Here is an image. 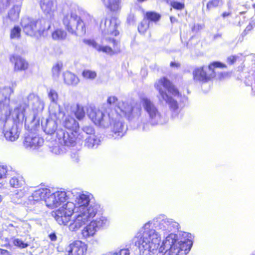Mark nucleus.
<instances>
[{
	"mask_svg": "<svg viewBox=\"0 0 255 255\" xmlns=\"http://www.w3.org/2000/svg\"><path fill=\"white\" fill-rule=\"evenodd\" d=\"M0 255H10L9 252L2 249L0 248Z\"/></svg>",
	"mask_w": 255,
	"mask_h": 255,
	"instance_id": "nucleus-50",
	"label": "nucleus"
},
{
	"mask_svg": "<svg viewBox=\"0 0 255 255\" xmlns=\"http://www.w3.org/2000/svg\"><path fill=\"white\" fill-rule=\"evenodd\" d=\"M75 115L78 120H82L85 116V112L83 106L77 105Z\"/></svg>",
	"mask_w": 255,
	"mask_h": 255,
	"instance_id": "nucleus-38",
	"label": "nucleus"
},
{
	"mask_svg": "<svg viewBox=\"0 0 255 255\" xmlns=\"http://www.w3.org/2000/svg\"><path fill=\"white\" fill-rule=\"evenodd\" d=\"M50 150L53 153L59 155L65 153L67 148L64 145L60 144L58 141H56L52 145H50Z\"/></svg>",
	"mask_w": 255,
	"mask_h": 255,
	"instance_id": "nucleus-31",
	"label": "nucleus"
},
{
	"mask_svg": "<svg viewBox=\"0 0 255 255\" xmlns=\"http://www.w3.org/2000/svg\"><path fill=\"white\" fill-rule=\"evenodd\" d=\"M54 19H51L49 17H43L36 20L37 35L45 36L51 27V24Z\"/></svg>",
	"mask_w": 255,
	"mask_h": 255,
	"instance_id": "nucleus-21",
	"label": "nucleus"
},
{
	"mask_svg": "<svg viewBox=\"0 0 255 255\" xmlns=\"http://www.w3.org/2000/svg\"><path fill=\"white\" fill-rule=\"evenodd\" d=\"M9 183L12 188H19L24 184V181L22 176H16L11 178Z\"/></svg>",
	"mask_w": 255,
	"mask_h": 255,
	"instance_id": "nucleus-32",
	"label": "nucleus"
},
{
	"mask_svg": "<svg viewBox=\"0 0 255 255\" xmlns=\"http://www.w3.org/2000/svg\"><path fill=\"white\" fill-rule=\"evenodd\" d=\"M223 3V0H210L207 3V9L210 10L213 8L221 6Z\"/></svg>",
	"mask_w": 255,
	"mask_h": 255,
	"instance_id": "nucleus-35",
	"label": "nucleus"
},
{
	"mask_svg": "<svg viewBox=\"0 0 255 255\" xmlns=\"http://www.w3.org/2000/svg\"><path fill=\"white\" fill-rule=\"evenodd\" d=\"M107 102L109 104L114 105L117 108L115 110H111L110 112L118 111L129 121L134 120L140 115L141 105L148 117V120L145 119H141L140 123L137 125L136 128L142 131L149 130L151 125H163L167 123L168 121L166 114L159 111L154 102L146 97L140 98V104L137 103L129 104L127 102L119 101L116 96L109 97Z\"/></svg>",
	"mask_w": 255,
	"mask_h": 255,
	"instance_id": "nucleus-2",
	"label": "nucleus"
},
{
	"mask_svg": "<svg viewBox=\"0 0 255 255\" xmlns=\"http://www.w3.org/2000/svg\"><path fill=\"white\" fill-rule=\"evenodd\" d=\"M27 202V201L25 203V205L27 207H28L29 208H30V206H29L30 205H27V204H26Z\"/></svg>",
	"mask_w": 255,
	"mask_h": 255,
	"instance_id": "nucleus-59",
	"label": "nucleus"
},
{
	"mask_svg": "<svg viewBox=\"0 0 255 255\" xmlns=\"http://www.w3.org/2000/svg\"><path fill=\"white\" fill-rule=\"evenodd\" d=\"M93 195L89 192L76 190L66 192L61 189L53 193L50 191L45 203L51 209L63 205L52 215L59 225L69 223V230L76 232L98 213L100 206L93 203Z\"/></svg>",
	"mask_w": 255,
	"mask_h": 255,
	"instance_id": "nucleus-1",
	"label": "nucleus"
},
{
	"mask_svg": "<svg viewBox=\"0 0 255 255\" xmlns=\"http://www.w3.org/2000/svg\"><path fill=\"white\" fill-rule=\"evenodd\" d=\"M171 6L175 9L181 10L184 8V4L181 2L173 1L171 3Z\"/></svg>",
	"mask_w": 255,
	"mask_h": 255,
	"instance_id": "nucleus-45",
	"label": "nucleus"
},
{
	"mask_svg": "<svg viewBox=\"0 0 255 255\" xmlns=\"http://www.w3.org/2000/svg\"><path fill=\"white\" fill-rule=\"evenodd\" d=\"M22 104L14 107L12 112L5 122L3 133L6 139L11 141L16 140L19 137L23 123H32L36 116L44 108V102L33 93H30L25 99H22Z\"/></svg>",
	"mask_w": 255,
	"mask_h": 255,
	"instance_id": "nucleus-3",
	"label": "nucleus"
},
{
	"mask_svg": "<svg viewBox=\"0 0 255 255\" xmlns=\"http://www.w3.org/2000/svg\"><path fill=\"white\" fill-rule=\"evenodd\" d=\"M50 193V189L48 188H40L34 191L30 196L26 203L27 205H34L41 201H45V198Z\"/></svg>",
	"mask_w": 255,
	"mask_h": 255,
	"instance_id": "nucleus-19",
	"label": "nucleus"
},
{
	"mask_svg": "<svg viewBox=\"0 0 255 255\" xmlns=\"http://www.w3.org/2000/svg\"><path fill=\"white\" fill-rule=\"evenodd\" d=\"M110 112H103L94 107L87 109V115L89 118L97 126L103 128H107L110 125Z\"/></svg>",
	"mask_w": 255,
	"mask_h": 255,
	"instance_id": "nucleus-12",
	"label": "nucleus"
},
{
	"mask_svg": "<svg viewBox=\"0 0 255 255\" xmlns=\"http://www.w3.org/2000/svg\"><path fill=\"white\" fill-rule=\"evenodd\" d=\"M50 117L45 121L42 122V127L43 131L47 134H54L57 130V122L56 120H60L61 118Z\"/></svg>",
	"mask_w": 255,
	"mask_h": 255,
	"instance_id": "nucleus-22",
	"label": "nucleus"
},
{
	"mask_svg": "<svg viewBox=\"0 0 255 255\" xmlns=\"http://www.w3.org/2000/svg\"><path fill=\"white\" fill-rule=\"evenodd\" d=\"M95 216L96 215L89 221H90V223L82 230L81 234L84 239H88L93 237L98 229L106 226L109 223L107 218L104 216H101L96 220H92Z\"/></svg>",
	"mask_w": 255,
	"mask_h": 255,
	"instance_id": "nucleus-15",
	"label": "nucleus"
},
{
	"mask_svg": "<svg viewBox=\"0 0 255 255\" xmlns=\"http://www.w3.org/2000/svg\"><path fill=\"white\" fill-rule=\"evenodd\" d=\"M221 74V77L224 78L228 75V73L224 72V73H222Z\"/></svg>",
	"mask_w": 255,
	"mask_h": 255,
	"instance_id": "nucleus-55",
	"label": "nucleus"
},
{
	"mask_svg": "<svg viewBox=\"0 0 255 255\" xmlns=\"http://www.w3.org/2000/svg\"><path fill=\"white\" fill-rule=\"evenodd\" d=\"M47 97L50 101L49 112L52 117L62 118L65 113L62 107L58 103L59 95L57 91L53 89L47 91Z\"/></svg>",
	"mask_w": 255,
	"mask_h": 255,
	"instance_id": "nucleus-14",
	"label": "nucleus"
},
{
	"mask_svg": "<svg viewBox=\"0 0 255 255\" xmlns=\"http://www.w3.org/2000/svg\"><path fill=\"white\" fill-rule=\"evenodd\" d=\"M106 8L112 11H116L121 8V0H102Z\"/></svg>",
	"mask_w": 255,
	"mask_h": 255,
	"instance_id": "nucleus-28",
	"label": "nucleus"
},
{
	"mask_svg": "<svg viewBox=\"0 0 255 255\" xmlns=\"http://www.w3.org/2000/svg\"><path fill=\"white\" fill-rule=\"evenodd\" d=\"M9 233L12 235L24 236L31 231V226L27 221L18 220L12 221L7 226Z\"/></svg>",
	"mask_w": 255,
	"mask_h": 255,
	"instance_id": "nucleus-16",
	"label": "nucleus"
},
{
	"mask_svg": "<svg viewBox=\"0 0 255 255\" xmlns=\"http://www.w3.org/2000/svg\"><path fill=\"white\" fill-rule=\"evenodd\" d=\"M128 20L129 21V22H134V16L132 15H129L128 18Z\"/></svg>",
	"mask_w": 255,
	"mask_h": 255,
	"instance_id": "nucleus-52",
	"label": "nucleus"
},
{
	"mask_svg": "<svg viewBox=\"0 0 255 255\" xmlns=\"http://www.w3.org/2000/svg\"><path fill=\"white\" fill-rule=\"evenodd\" d=\"M170 66H178V63H175V62H171L170 63Z\"/></svg>",
	"mask_w": 255,
	"mask_h": 255,
	"instance_id": "nucleus-53",
	"label": "nucleus"
},
{
	"mask_svg": "<svg viewBox=\"0 0 255 255\" xmlns=\"http://www.w3.org/2000/svg\"><path fill=\"white\" fill-rule=\"evenodd\" d=\"M12 0H0V9L2 11L6 9Z\"/></svg>",
	"mask_w": 255,
	"mask_h": 255,
	"instance_id": "nucleus-43",
	"label": "nucleus"
},
{
	"mask_svg": "<svg viewBox=\"0 0 255 255\" xmlns=\"http://www.w3.org/2000/svg\"><path fill=\"white\" fill-rule=\"evenodd\" d=\"M7 172V167L6 165L0 166V179H3L6 177Z\"/></svg>",
	"mask_w": 255,
	"mask_h": 255,
	"instance_id": "nucleus-44",
	"label": "nucleus"
},
{
	"mask_svg": "<svg viewBox=\"0 0 255 255\" xmlns=\"http://www.w3.org/2000/svg\"><path fill=\"white\" fill-rule=\"evenodd\" d=\"M66 36V32L62 28H56L52 33V37L54 40H63Z\"/></svg>",
	"mask_w": 255,
	"mask_h": 255,
	"instance_id": "nucleus-33",
	"label": "nucleus"
},
{
	"mask_svg": "<svg viewBox=\"0 0 255 255\" xmlns=\"http://www.w3.org/2000/svg\"><path fill=\"white\" fill-rule=\"evenodd\" d=\"M62 125L65 128L72 131L77 130L79 128L78 123L73 117L70 116H67L65 118L62 122Z\"/></svg>",
	"mask_w": 255,
	"mask_h": 255,
	"instance_id": "nucleus-25",
	"label": "nucleus"
},
{
	"mask_svg": "<svg viewBox=\"0 0 255 255\" xmlns=\"http://www.w3.org/2000/svg\"><path fill=\"white\" fill-rule=\"evenodd\" d=\"M21 26L23 31L31 36H37L36 20L28 17H23L21 20Z\"/></svg>",
	"mask_w": 255,
	"mask_h": 255,
	"instance_id": "nucleus-17",
	"label": "nucleus"
},
{
	"mask_svg": "<svg viewBox=\"0 0 255 255\" xmlns=\"http://www.w3.org/2000/svg\"><path fill=\"white\" fill-rule=\"evenodd\" d=\"M130 252L128 249H123L119 250L118 252L114 253L110 252L108 255H129Z\"/></svg>",
	"mask_w": 255,
	"mask_h": 255,
	"instance_id": "nucleus-42",
	"label": "nucleus"
},
{
	"mask_svg": "<svg viewBox=\"0 0 255 255\" xmlns=\"http://www.w3.org/2000/svg\"><path fill=\"white\" fill-rule=\"evenodd\" d=\"M175 20H176V19H175V17H172V16L170 17V20H171V22L172 23V22H174V21H175Z\"/></svg>",
	"mask_w": 255,
	"mask_h": 255,
	"instance_id": "nucleus-56",
	"label": "nucleus"
},
{
	"mask_svg": "<svg viewBox=\"0 0 255 255\" xmlns=\"http://www.w3.org/2000/svg\"><path fill=\"white\" fill-rule=\"evenodd\" d=\"M155 87L159 92V100L164 101L173 112V116H176L179 112V103L183 98L177 89L165 77L159 79L155 84Z\"/></svg>",
	"mask_w": 255,
	"mask_h": 255,
	"instance_id": "nucleus-6",
	"label": "nucleus"
},
{
	"mask_svg": "<svg viewBox=\"0 0 255 255\" xmlns=\"http://www.w3.org/2000/svg\"><path fill=\"white\" fill-rule=\"evenodd\" d=\"M29 189L30 188L28 187H24L22 189L17 190L12 196V201L16 204L21 203V199L27 193Z\"/></svg>",
	"mask_w": 255,
	"mask_h": 255,
	"instance_id": "nucleus-30",
	"label": "nucleus"
},
{
	"mask_svg": "<svg viewBox=\"0 0 255 255\" xmlns=\"http://www.w3.org/2000/svg\"><path fill=\"white\" fill-rule=\"evenodd\" d=\"M83 131L87 134H94V129L91 126H85L83 128Z\"/></svg>",
	"mask_w": 255,
	"mask_h": 255,
	"instance_id": "nucleus-46",
	"label": "nucleus"
},
{
	"mask_svg": "<svg viewBox=\"0 0 255 255\" xmlns=\"http://www.w3.org/2000/svg\"><path fill=\"white\" fill-rule=\"evenodd\" d=\"M226 68L225 64L220 62H214L208 66L196 68L193 71V79L196 83H206L215 76V68Z\"/></svg>",
	"mask_w": 255,
	"mask_h": 255,
	"instance_id": "nucleus-9",
	"label": "nucleus"
},
{
	"mask_svg": "<svg viewBox=\"0 0 255 255\" xmlns=\"http://www.w3.org/2000/svg\"><path fill=\"white\" fill-rule=\"evenodd\" d=\"M71 6H73V7H74L75 5H71Z\"/></svg>",
	"mask_w": 255,
	"mask_h": 255,
	"instance_id": "nucleus-61",
	"label": "nucleus"
},
{
	"mask_svg": "<svg viewBox=\"0 0 255 255\" xmlns=\"http://www.w3.org/2000/svg\"><path fill=\"white\" fill-rule=\"evenodd\" d=\"M40 6L46 16L54 19L56 5L54 0H41Z\"/></svg>",
	"mask_w": 255,
	"mask_h": 255,
	"instance_id": "nucleus-23",
	"label": "nucleus"
},
{
	"mask_svg": "<svg viewBox=\"0 0 255 255\" xmlns=\"http://www.w3.org/2000/svg\"><path fill=\"white\" fill-rule=\"evenodd\" d=\"M149 22L148 19L144 18L138 26V31L140 33H144L149 28Z\"/></svg>",
	"mask_w": 255,
	"mask_h": 255,
	"instance_id": "nucleus-36",
	"label": "nucleus"
},
{
	"mask_svg": "<svg viewBox=\"0 0 255 255\" xmlns=\"http://www.w3.org/2000/svg\"><path fill=\"white\" fill-rule=\"evenodd\" d=\"M56 136L59 143L66 148L74 146L84 138V135L79 133L77 130L66 132L62 128L57 130Z\"/></svg>",
	"mask_w": 255,
	"mask_h": 255,
	"instance_id": "nucleus-10",
	"label": "nucleus"
},
{
	"mask_svg": "<svg viewBox=\"0 0 255 255\" xmlns=\"http://www.w3.org/2000/svg\"><path fill=\"white\" fill-rule=\"evenodd\" d=\"M179 224L164 215L155 217L145 223L135 238V244L138 248L140 255H154L158 250L161 237L157 231L166 235L178 230Z\"/></svg>",
	"mask_w": 255,
	"mask_h": 255,
	"instance_id": "nucleus-4",
	"label": "nucleus"
},
{
	"mask_svg": "<svg viewBox=\"0 0 255 255\" xmlns=\"http://www.w3.org/2000/svg\"><path fill=\"white\" fill-rule=\"evenodd\" d=\"M13 244L21 249H24L28 247V244L27 243H24L22 240L19 239L14 238L13 239L12 241Z\"/></svg>",
	"mask_w": 255,
	"mask_h": 255,
	"instance_id": "nucleus-41",
	"label": "nucleus"
},
{
	"mask_svg": "<svg viewBox=\"0 0 255 255\" xmlns=\"http://www.w3.org/2000/svg\"><path fill=\"white\" fill-rule=\"evenodd\" d=\"M89 18H90V19L91 21H92V20H93L94 21V19H93V18L92 16H91L90 15H89Z\"/></svg>",
	"mask_w": 255,
	"mask_h": 255,
	"instance_id": "nucleus-57",
	"label": "nucleus"
},
{
	"mask_svg": "<svg viewBox=\"0 0 255 255\" xmlns=\"http://www.w3.org/2000/svg\"><path fill=\"white\" fill-rule=\"evenodd\" d=\"M88 245L84 242L77 240L71 243L67 248V255H86Z\"/></svg>",
	"mask_w": 255,
	"mask_h": 255,
	"instance_id": "nucleus-18",
	"label": "nucleus"
},
{
	"mask_svg": "<svg viewBox=\"0 0 255 255\" xmlns=\"http://www.w3.org/2000/svg\"><path fill=\"white\" fill-rule=\"evenodd\" d=\"M44 143V140L39 136H27L25 137L23 144L25 148L31 149H36L41 146Z\"/></svg>",
	"mask_w": 255,
	"mask_h": 255,
	"instance_id": "nucleus-24",
	"label": "nucleus"
},
{
	"mask_svg": "<svg viewBox=\"0 0 255 255\" xmlns=\"http://www.w3.org/2000/svg\"><path fill=\"white\" fill-rule=\"evenodd\" d=\"M2 200V198H1V196L0 195V202H1Z\"/></svg>",
	"mask_w": 255,
	"mask_h": 255,
	"instance_id": "nucleus-60",
	"label": "nucleus"
},
{
	"mask_svg": "<svg viewBox=\"0 0 255 255\" xmlns=\"http://www.w3.org/2000/svg\"><path fill=\"white\" fill-rule=\"evenodd\" d=\"M71 156L74 161L77 162L79 160V155L77 152L72 154Z\"/></svg>",
	"mask_w": 255,
	"mask_h": 255,
	"instance_id": "nucleus-49",
	"label": "nucleus"
},
{
	"mask_svg": "<svg viewBox=\"0 0 255 255\" xmlns=\"http://www.w3.org/2000/svg\"><path fill=\"white\" fill-rule=\"evenodd\" d=\"M238 57L235 55H231L228 57L227 62L230 64H233L236 61Z\"/></svg>",
	"mask_w": 255,
	"mask_h": 255,
	"instance_id": "nucleus-47",
	"label": "nucleus"
},
{
	"mask_svg": "<svg viewBox=\"0 0 255 255\" xmlns=\"http://www.w3.org/2000/svg\"><path fill=\"white\" fill-rule=\"evenodd\" d=\"M18 100L20 101L21 100V99H22V97L21 96H19L18 97Z\"/></svg>",
	"mask_w": 255,
	"mask_h": 255,
	"instance_id": "nucleus-58",
	"label": "nucleus"
},
{
	"mask_svg": "<svg viewBox=\"0 0 255 255\" xmlns=\"http://www.w3.org/2000/svg\"><path fill=\"white\" fill-rule=\"evenodd\" d=\"M21 6L18 4L14 5L8 11L7 17L11 21H16L19 18Z\"/></svg>",
	"mask_w": 255,
	"mask_h": 255,
	"instance_id": "nucleus-29",
	"label": "nucleus"
},
{
	"mask_svg": "<svg viewBox=\"0 0 255 255\" xmlns=\"http://www.w3.org/2000/svg\"><path fill=\"white\" fill-rule=\"evenodd\" d=\"M146 19L150 20L151 21H156L159 20L160 18V15L157 13L154 12H148L146 13Z\"/></svg>",
	"mask_w": 255,
	"mask_h": 255,
	"instance_id": "nucleus-40",
	"label": "nucleus"
},
{
	"mask_svg": "<svg viewBox=\"0 0 255 255\" xmlns=\"http://www.w3.org/2000/svg\"><path fill=\"white\" fill-rule=\"evenodd\" d=\"M64 81L65 84L69 85H76L79 82V79L74 74L66 71L63 74Z\"/></svg>",
	"mask_w": 255,
	"mask_h": 255,
	"instance_id": "nucleus-27",
	"label": "nucleus"
},
{
	"mask_svg": "<svg viewBox=\"0 0 255 255\" xmlns=\"http://www.w3.org/2000/svg\"><path fill=\"white\" fill-rule=\"evenodd\" d=\"M230 13L229 12H224V13L222 14V16H223L224 17H226V16H228V15H230Z\"/></svg>",
	"mask_w": 255,
	"mask_h": 255,
	"instance_id": "nucleus-54",
	"label": "nucleus"
},
{
	"mask_svg": "<svg viewBox=\"0 0 255 255\" xmlns=\"http://www.w3.org/2000/svg\"><path fill=\"white\" fill-rule=\"evenodd\" d=\"M21 28L18 26H15L10 31V38L12 39L19 38L20 36Z\"/></svg>",
	"mask_w": 255,
	"mask_h": 255,
	"instance_id": "nucleus-39",
	"label": "nucleus"
},
{
	"mask_svg": "<svg viewBox=\"0 0 255 255\" xmlns=\"http://www.w3.org/2000/svg\"><path fill=\"white\" fill-rule=\"evenodd\" d=\"M110 115V126L114 134L113 136L115 138H121L124 135L127 129L122 118L123 115L118 111H112Z\"/></svg>",
	"mask_w": 255,
	"mask_h": 255,
	"instance_id": "nucleus-13",
	"label": "nucleus"
},
{
	"mask_svg": "<svg viewBox=\"0 0 255 255\" xmlns=\"http://www.w3.org/2000/svg\"><path fill=\"white\" fill-rule=\"evenodd\" d=\"M13 93L10 87L0 88V121L6 120L13 111L9 105L10 96Z\"/></svg>",
	"mask_w": 255,
	"mask_h": 255,
	"instance_id": "nucleus-11",
	"label": "nucleus"
},
{
	"mask_svg": "<svg viewBox=\"0 0 255 255\" xmlns=\"http://www.w3.org/2000/svg\"><path fill=\"white\" fill-rule=\"evenodd\" d=\"M49 237L52 241H55L56 240L57 237H56L55 234H54V233H52V234H50Z\"/></svg>",
	"mask_w": 255,
	"mask_h": 255,
	"instance_id": "nucleus-51",
	"label": "nucleus"
},
{
	"mask_svg": "<svg viewBox=\"0 0 255 255\" xmlns=\"http://www.w3.org/2000/svg\"><path fill=\"white\" fill-rule=\"evenodd\" d=\"M9 61L13 65V70L15 72L25 71L28 68L27 61L19 55H10Z\"/></svg>",
	"mask_w": 255,
	"mask_h": 255,
	"instance_id": "nucleus-20",
	"label": "nucleus"
},
{
	"mask_svg": "<svg viewBox=\"0 0 255 255\" xmlns=\"http://www.w3.org/2000/svg\"><path fill=\"white\" fill-rule=\"evenodd\" d=\"M255 26V22L253 23V20L252 21V22L250 23L246 27L245 31H249L252 30L254 27Z\"/></svg>",
	"mask_w": 255,
	"mask_h": 255,
	"instance_id": "nucleus-48",
	"label": "nucleus"
},
{
	"mask_svg": "<svg viewBox=\"0 0 255 255\" xmlns=\"http://www.w3.org/2000/svg\"><path fill=\"white\" fill-rule=\"evenodd\" d=\"M120 23L119 20L116 17L106 18L100 24L101 43L98 44L92 39H87L85 42L97 50L108 54L113 55L120 52V43L113 37L119 33L117 28Z\"/></svg>",
	"mask_w": 255,
	"mask_h": 255,
	"instance_id": "nucleus-5",
	"label": "nucleus"
},
{
	"mask_svg": "<svg viewBox=\"0 0 255 255\" xmlns=\"http://www.w3.org/2000/svg\"><path fill=\"white\" fill-rule=\"evenodd\" d=\"M63 68V64L62 63H57L52 68V75L54 79L57 80L60 75V72Z\"/></svg>",
	"mask_w": 255,
	"mask_h": 255,
	"instance_id": "nucleus-34",
	"label": "nucleus"
},
{
	"mask_svg": "<svg viewBox=\"0 0 255 255\" xmlns=\"http://www.w3.org/2000/svg\"><path fill=\"white\" fill-rule=\"evenodd\" d=\"M192 242L190 240L179 241L176 234L171 233L164 240L158 248L159 253H168V255H186L190 251Z\"/></svg>",
	"mask_w": 255,
	"mask_h": 255,
	"instance_id": "nucleus-7",
	"label": "nucleus"
},
{
	"mask_svg": "<svg viewBox=\"0 0 255 255\" xmlns=\"http://www.w3.org/2000/svg\"><path fill=\"white\" fill-rule=\"evenodd\" d=\"M82 76L85 79L93 80L96 77L97 74L94 71L85 70L82 72Z\"/></svg>",
	"mask_w": 255,
	"mask_h": 255,
	"instance_id": "nucleus-37",
	"label": "nucleus"
},
{
	"mask_svg": "<svg viewBox=\"0 0 255 255\" xmlns=\"http://www.w3.org/2000/svg\"><path fill=\"white\" fill-rule=\"evenodd\" d=\"M99 137L95 134L88 136L85 139V146L88 148H96L100 144Z\"/></svg>",
	"mask_w": 255,
	"mask_h": 255,
	"instance_id": "nucleus-26",
	"label": "nucleus"
},
{
	"mask_svg": "<svg viewBox=\"0 0 255 255\" xmlns=\"http://www.w3.org/2000/svg\"><path fill=\"white\" fill-rule=\"evenodd\" d=\"M67 5L63 10V23L68 32L79 36H84L86 32L85 23L81 17Z\"/></svg>",
	"mask_w": 255,
	"mask_h": 255,
	"instance_id": "nucleus-8",
	"label": "nucleus"
}]
</instances>
